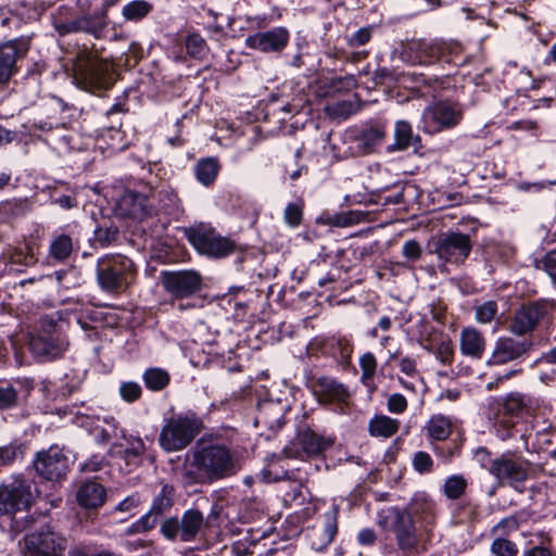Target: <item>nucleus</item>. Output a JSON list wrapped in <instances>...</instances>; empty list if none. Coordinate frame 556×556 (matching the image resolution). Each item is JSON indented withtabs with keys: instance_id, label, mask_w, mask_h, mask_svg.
Returning a JSON list of instances; mask_svg holds the SVG:
<instances>
[{
	"instance_id": "20",
	"label": "nucleus",
	"mask_w": 556,
	"mask_h": 556,
	"mask_svg": "<svg viewBox=\"0 0 556 556\" xmlns=\"http://www.w3.org/2000/svg\"><path fill=\"white\" fill-rule=\"evenodd\" d=\"M28 51L24 39L10 40L0 45V83H7L16 71V62Z\"/></svg>"
},
{
	"instance_id": "7",
	"label": "nucleus",
	"mask_w": 556,
	"mask_h": 556,
	"mask_svg": "<svg viewBox=\"0 0 556 556\" xmlns=\"http://www.w3.org/2000/svg\"><path fill=\"white\" fill-rule=\"evenodd\" d=\"M530 463L514 452H505L489 462L488 472L500 485H508L522 492L529 478Z\"/></svg>"
},
{
	"instance_id": "13",
	"label": "nucleus",
	"mask_w": 556,
	"mask_h": 556,
	"mask_svg": "<svg viewBox=\"0 0 556 556\" xmlns=\"http://www.w3.org/2000/svg\"><path fill=\"white\" fill-rule=\"evenodd\" d=\"M549 305L545 301H533L522 304L515 311L508 329L516 336L533 332L548 316Z\"/></svg>"
},
{
	"instance_id": "27",
	"label": "nucleus",
	"mask_w": 556,
	"mask_h": 556,
	"mask_svg": "<svg viewBox=\"0 0 556 556\" xmlns=\"http://www.w3.org/2000/svg\"><path fill=\"white\" fill-rule=\"evenodd\" d=\"M298 441L306 455H317L332 443L311 429L301 431L298 435Z\"/></svg>"
},
{
	"instance_id": "58",
	"label": "nucleus",
	"mask_w": 556,
	"mask_h": 556,
	"mask_svg": "<svg viewBox=\"0 0 556 556\" xmlns=\"http://www.w3.org/2000/svg\"><path fill=\"white\" fill-rule=\"evenodd\" d=\"M117 236V230L113 228H99L96 232L97 241H99L102 245H108L113 240H115Z\"/></svg>"
},
{
	"instance_id": "25",
	"label": "nucleus",
	"mask_w": 556,
	"mask_h": 556,
	"mask_svg": "<svg viewBox=\"0 0 556 556\" xmlns=\"http://www.w3.org/2000/svg\"><path fill=\"white\" fill-rule=\"evenodd\" d=\"M459 348L462 354L479 359L485 350V339L476 328L466 327L459 334Z\"/></svg>"
},
{
	"instance_id": "46",
	"label": "nucleus",
	"mask_w": 556,
	"mask_h": 556,
	"mask_svg": "<svg viewBox=\"0 0 556 556\" xmlns=\"http://www.w3.org/2000/svg\"><path fill=\"white\" fill-rule=\"evenodd\" d=\"M363 214L358 211L338 213L332 218V224L338 227H348L361 222Z\"/></svg>"
},
{
	"instance_id": "62",
	"label": "nucleus",
	"mask_w": 556,
	"mask_h": 556,
	"mask_svg": "<svg viewBox=\"0 0 556 556\" xmlns=\"http://www.w3.org/2000/svg\"><path fill=\"white\" fill-rule=\"evenodd\" d=\"M490 452L485 447H479L476 451V458L480 465L488 470L489 462L493 458L490 457Z\"/></svg>"
},
{
	"instance_id": "4",
	"label": "nucleus",
	"mask_w": 556,
	"mask_h": 556,
	"mask_svg": "<svg viewBox=\"0 0 556 556\" xmlns=\"http://www.w3.org/2000/svg\"><path fill=\"white\" fill-rule=\"evenodd\" d=\"M72 71L77 85L90 92L108 90L115 83L112 63L98 58L87 48L77 51L72 60Z\"/></svg>"
},
{
	"instance_id": "59",
	"label": "nucleus",
	"mask_w": 556,
	"mask_h": 556,
	"mask_svg": "<svg viewBox=\"0 0 556 556\" xmlns=\"http://www.w3.org/2000/svg\"><path fill=\"white\" fill-rule=\"evenodd\" d=\"M357 540L361 545H372L376 541V533L371 529H363L359 531Z\"/></svg>"
},
{
	"instance_id": "18",
	"label": "nucleus",
	"mask_w": 556,
	"mask_h": 556,
	"mask_svg": "<svg viewBox=\"0 0 556 556\" xmlns=\"http://www.w3.org/2000/svg\"><path fill=\"white\" fill-rule=\"evenodd\" d=\"M26 548L37 555H56L66 547V540L46 525L26 535Z\"/></svg>"
},
{
	"instance_id": "15",
	"label": "nucleus",
	"mask_w": 556,
	"mask_h": 556,
	"mask_svg": "<svg viewBox=\"0 0 556 556\" xmlns=\"http://www.w3.org/2000/svg\"><path fill=\"white\" fill-rule=\"evenodd\" d=\"M161 282L175 299L188 298L201 289L202 278L194 270L162 271Z\"/></svg>"
},
{
	"instance_id": "22",
	"label": "nucleus",
	"mask_w": 556,
	"mask_h": 556,
	"mask_svg": "<svg viewBox=\"0 0 556 556\" xmlns=\"http://www.w3.org/2000/svg\"><path fill=\"white\" fill-rule=\"evenodd\" d=\"M338 532V511L336 508L324 515L323 529H315L311 534V545L315 551L325 549Z\"/></svg>"
},
{
	"instance_id": "11",
	"label": "nucleus",
	"mask_w": 556,
	"mask_h": 556,
	"mask_svg": "<svg viewBox=\"0 0 556 556\" xmlns=\"http://www.w3.org/2000/svg\"><path fill=\"white\" fill-rule=\"evenodd\" d=\"M463 119L460 108L452 102L437 101L429 104L421 115V127L428 134L454 128Z\"/></svg>"
},
{
	"instance_id": "19",
	"label": "nucleus",
	"mask_w": 556,
	"mask_h": 556,
	"mask_svg": "<svg viewBox=\"0 0 556 556\" xmlns=\"http://www.w3.org/2000/svg\"><path fill=\"white\" fill-rule=\"evenodd\" d=\"M312 391L317 402L324 405H348L351 397L349 389L332 377L320 376L313 380Z\"/></svg>"
},
{
	"instance_id": "43",
	"label": "nucleus",
	"mask_w": 556,
	"mask_h": 556,
	"mask_svg": "<svg viewBox=\"0 0 556 556\" xmlns=\"http://www.w3.org/2000/svg\"><path fill=\"white\" fill-rule=\"evenodd\" d=\"M372 36V27L365 26L353 33L351 36H346V43L350 48H359L368 43Z\"/></svg>"
},
{
	"instance_id": "30",
	"label": "nucleus",
	"mask_w": 556,
	"mask_h": 556,
	"mask_svg": "<svg viewBox=\"0 0 556 556\" xmlns=\"http://www.w3.org/2000/svg\"><path fill=\"white\" fill-rule=\"evenodd\" d=\"M418 141L417 137H414L413 129L409 123L405 121H397L394 127V143L391 146L392 150H406L414 146Z\"/></svg>"
},
{
	"instance_id": "17",
	"label": "nucleus",
	"mask_w": 556,
	"mask_h": 556,
	"mask_svg": "<svg viewBox=\"0 0 556 556\" xmlns=\"http://www.w3.org/2000/svg\"><path fill=\"white\" fill-rule=\"evenodd\" d=\"M34 466L36 472L46 480L58 481L68 470V458L59 447H50L37 454Z\"/></svg>"
},
{
	"instance_id": "33",
	"label": "nucleus",
	"mask_w": 556,
	"mask_h": 556,
	"mask_svg": "<svg viewBox=\"0 0 556 556\" xmlns=\"http://www.w3.org/2000/svg\"><path fill=\"white\" fill-rule=\"evenodd\" d=\"M73 251V241L68 235L62 233L54 238L49 248V254L55 261L66 260Z\"/></svg>"
},
{
	"instance_id": "26",
	"label": "nucleus",
	"mask_w": 556,
	"mask_h": 556,
	"mask_svg": "<svg viewBox=\"0 0 556 556\" xmlns=\"http://www.w3.org/2000/svg\"><path fill=\"white\" fill-rule=\"evenodd\" d=\"M386 137L384 128L380 126H370L364 128L356 138L357 149L359 153L367 154L382 143Z\"/></svg>"
},
{
	"instance_id": "12",
	"label": "nucleus",
	"mask_w": 556,
	"mask_h": 556,
	"mask_svg": "<svg viewBox=\"0 0 556 556\" xmlns=\"http://www.w3.org/2000/svg\"><path fill=\"white\" fill-rule=\"evenodd\" d=\"M204 525V517L198 509H188L181 519L167 518L161 525L162 534L168 540L190 542L195 539Z\"/></svg>"
},
{
	"instance_id": "14",
	"label": "nucleus",
	"mask_w": 556,
	"mask_h": 556,
	"mask_svg": "<svg viewBox=\"0 0 556 556\" xmlns=\"http://www.w3.org/2000/svg\"><path fill=\"white\" fill-rule=\"evenodd\" d=\"M188 239L201 254L213 257H225L235 250L233 241L204 226L191 229Z\"/></svg>"
},
{
	"instance_id": "38",
	"label": "nucleus",
	"mask_w": 556,
	"mask_h": 556,
	"mask_svg": "<svg viewBox=\"0 0 556 556\" xmlns=\"http://www.w3.org/2000/svg\"><path fill=\"white\" fill-rule=\"evenodd\" d=\"M466 488V479L460 475H454L445 480L443 491L447 498L457 500L464 494Z\"/></svg>"
},
{
	"instance_id": "21",
	"label": "nucleus",
	"mask_w": 556,
	"mask_h": 556,
	"mask_svg": "<svg viewBox=\"0 0 556 556\" xmlns=\"http://www.w3.org/2000/svg\"><path fill=\"white\" fill-rule=\"evenodd\" d=\"M289 33L283 27H276L267 31L256 33L245 39L249 48L262 52H279L287 46Z\"/></svg>"
},
{
	"instance_id": "35",
	"label": "nucleus",
	"mask_w": 556,
	"mask_h": 556,
	"mask_svg": "<svg viewBox=\"0 0 556 556\" xmlns=\"http://www.w3.org/2000/svg\"><path fill=\"white\" fill-rule=\"evenodd\" d=\"M169 379L168 372L161 368H150L143 374V381L147 388L152 391H160L166 388Z\"/></svg>"
},
{
	"instance_id": "49",
	"label": "nucleus",
	"mask_w": 556,
	"mask_h": 556,
	"mask_svg": "<svg viewBox=\"0 0 556 556\" xmlns=\"http://www.w3.org/2000/svg\"><path fill=\"white\" fill-rule=\"evenodd\" d=\"M302 207L295 203H289L283 212V219L290 227H298L302 222Z\"/></svg>"
},
{
	"instance_id": "48",
	"label": "nucleus",
	"mask_w": 556,
	"mask_h": 556,
	"mask_svg": "<svg viewBox=\"0 0 556 556\" xmlns=\"http://www.w3.org/2000/svg\"><path fill=\"white\" fill-rule=\"evenodd\" d=\"M17 403V391L10 384L0 387V410L9 409Z\"/></svg>"
},
{
	"instance_id": "5",
	"label": "nucleus",
	"mask_w": 556,
	"mask_h": 556,
	"mask_svg": "<svg viewBox=\"0 0 556 556\" xmlns=\"http://www.w3.org/2000/svg\"><path fill=\"white\" fill-rule=\"evenodd\" d=\"M176 200V195L167 190L154 191L150 189L149 193L127 190L118 199L115 212L123 218L142 220L161 211L170 213Z\"/></svg>"
},
{
	"instance_id": "1",
	"label": "nucleus",
	"mask_w": 556,
	"mask_h": 556,
	"mask_svg": "<svg viewBox=\"0 0 556 556\" xmlns=\"http://www.w3.org/2000/svg\"><path fill=\"white\" fill-rule=\"evenodd\" d=\"M378 525L393 532L401 551H425L435 525L434 505L427 500H414L403 508L390 507L380 515Z\"/></svg>"
},
{
	"instance_id": "24",
	"label": "nucleus",
	"mask_w": 556,
	"mask_h": 556,
	"mask_svg": "<svg viewBox=\"0 0 556 556\" xmlns=\"http://www.w3.org/2000/svg\"><path fill=\"white\" fill-rule=\"evenodd\" d=\"M67 344V341L61 333L42 334L30 340V346L35 353L51 358L61 355Z\"/></svg>"
},
{
	"instance_id": "16",
	"label": "nucleus",
	"mask_w": 556,
	"mask_h": 556,
	"mask_svg": "<svg viewBox=\"0 0 556 556\" xmlns=\"http://www.w3.org/2000/svg\"><path fill=\"white\" fill-rule=\"evenodd\" d=\"M531 346V341L526 338L518 339L508 336L501 337L494 343L488 364L505 365L519 361L528 354Z\"/></svg>"
},
{
	"instance_id": "50",
	"label": "nucleus",
	"mask_w": 556,
	"mask_h": 556,
	"mask_svg": "<svg viewBox=\"0 0 556 556\" xmlns=\"http://www.w3.org/2000/svg\"><path fill=\"white\" fill-rule=\"evenodd\" d=\"M435 357L442 365H451L454 357V350L451 342H441L435 349Z\"/></svg>"
},
{
	"instance_id": "39",
	"label": "nucleus",
	"mask_w": 556,
	"mask_h": 556,
	"mask_svg": "<svg viewBox=\"0 0 556 556\" xmlns=\"http://www.w3.org/2000/svg\"><path fill=\"white\" fill-rule=\"evenodd\" d=\"M187 53L194 59H202L207 52V45L199 34H190L186 38Z\"/></svg>"
},
{
	"instance_id": "34",
	"label": "nucleus",
	"mask_w": 556,
	"mask_h": 556,
	"mask_svg": "<svg viewBox=\"0 0 556 556\" xmlns=\"http://www.w3.org/2000/svg\"><path fill=\"white\" fill-rule=\"evenodd\" d=\"M153 9V5L146 0H134L124 5L122 14L127 21H140Z\"/></svg>"
},
{
	"instance_id": "55",
	"label": "nucleus",
	"mask_w": 556,
	"mask_h": 556,
	"mask_svg": "<svg viewBox=\"0 0 556 556\" xmlns=\"http://www.w3.org/2000/svg\"><path fill=\"white\" fill-rule=\"evenodd\" d=\"M406 407L407 401L400 393H394L388 399V409L391 413L401 414L406 409Z\"/></svg>"
},
{
	"instance_id": "32",
	"label": "nucleus",
	"mask_w": 556,
	"mask_h": 556,
	"mask_svg": "<svg viewBox=\"0 0 556 556\" xmlns=\"http://www.w3.org/2000/svg\"><path fill=\"white\" fill-rule=\"evenodd\" d=\"M80 24L84 33L98 38L106 26V9L80 16Z\"/></svg>"
},
{
	"instance_id": "42",
	"label": "nucleus",
	"mask_w": 556,
	"mask_h": 556,
	"mask_svg": "<svg viewBox=\"0 0 556 556\" xmlns=\"http://www.w3.org/2000/svg\"><path fill=\"white\" fill-rule=\"evenodd\" d=\"M497 313V304L494 301H488L477 306L476 320L480 324H490Z\"/></svg>"
},
{
	"instance_id": "51",
	"label": "nucleus",
	"mask_w": 556,
	"mask_h": 556,
	"mask_svg": "<svg viewBox=\"0 0 556 556\" xmlns=\"http://www.w3.org/2000/svg\"><path fill=\"white\" fill-rule=\"evenodd\" d=\"M538 267L545 270L551 278L556 279V249L547 253L538 263Z\"/></svg>"
},
{
	"instance_id": "9",
	"label": "nucleus",
	"mask_w": 556,
	"mask_h": 556,
	"mask_svg": "<svg viewBox=\"0 0 556 556\" xmlns=\"http://www.w3.org/2000/svg\"><path fill=\"white\" fill-rule=\"evenodd\" d=\"M132 271V261L121 254L105 255L97 263V280L105 292L117 293L125 290L130 283Z\"/></svg>"
},
{
	"instance_id": "57",
	"label": "nucleus",
	"mask_w": 556,
	"mask_h": 556,
	"mask_svg": "<svg viewBox=\"0 0 556 556\" xmlns=\"http://www.w3.org/2000/svg\"><path fill=\"white\" fill-rule=\"evenodd\" d=\"M160 517L151 509L137 521V530L149 531L153 529Z\"/></svg>"
},
{
	"instance_id": "64",
	"label": "nucleus",
	"mask_w": 556,
	"mask_h": 556,
	"mask_svg": "<svg viewBox=\"0 0 556 556\" xmlns=\"http://www.w3.org/2000/svg\"><path fill=\"white\" fill-rule=\"evenodd\" d=\"M137 504L138 502L134 496H128L116 506V509L119 511H130Z\"/></svg>"
},
{
	"instance_id": "28",
	"label": "nucleus",
	"mask_w": 556,
	"mask_h": 556,
	"mask_svg": "<svg viewBox=\"0 0 556 556\" xmlns=\"http://www.w3.org/2000/svg\"><path fill=\"white\" fill-rule=\"evenodd\" d=\"M400 421L386 415H376L368 422V431L372 437L390 438L399 430Z\"/></svg>"
},
{
	"instance_id": "37",
	"label": "nucleus",
	"mask_w": 556,
	"mask_h": 556,
	"mask_svg": "<svg viewBox=\"0 0 556 556\" xmlns=\"http://www.w3.org/2000/svg\"><path fill=\"white\" fill-rule=\"evenodd\" d=\"M144 444L142 440L137 439L131 442L130 446L122 450L121 447L114 446L111 450L113 455L121 456L127 464H138L140 456L143 454Z\"/></svg>"
},
{
	"instance_id": "47",
	"label": "nucleus",
	"mask_w": 556,
	"mask_h": 556,
	"mask_svg": "<svg viewBox=\"0 0 556 556\" xmlns=\"http://www.w3.org/2000/svg\"><path fill=\"white\" fill-rule=\"evenodd\" d=\"M330 113L340 118H348L357 111V105L352 101H339L329 108Z\"/></svg>"
},
{
	"instance_id": "8",
	"label": "nucleus",
	"mask_w": 556,
	"mask_h": 556,
	"mask_svg": "<svg viewBox=\"0 0 556 556\" xmlns=\"http://www.w3.org/2000/svg\"><path fill=\"white\" fill-rule=\"evenodd\" d=\"M527 409L525 396L520 393H510L502 401L492 399L489 403L488 416L501 440L511 437V430Z\"/></svg>"
},
{
	"instance_id": "45",
	"label": "nucleus",
	"mask_w": 556,
	"mask_h": 556,
	"mask_svg": "<svg viewBox=\"0 0 556 556\" xmlns=\"http://www.w3.org/2000/svg\"><path fill=\"white\" fill-rule=\"evenodd\" d=\"M141 393L142 389L140 384L134 381L122 382L119 387L121 397L128 403L137 401L141 396Z\"/></svg>"
},
{
	"instance_id": "10",
	"label": "nucleus",
	"mask_w": 556,
	"mask_h": 556,
	"mask_svg": "<svg viewBox=\"0 0 556 556\" xmlns=\"http://www.w3.org/2000/svg\"><path fill=\"white\" fill-rule=\"evenodd\" d=\"M472 250L471 238L467 233L448 231L440 233L432 242L431 253L441 262V269L447 270L446 265H462Z\"/></svg>"
},
{
	"instance_id": "6",
	"label": "nucleus",
	"mask_w": 556,
	"mask_h": 556,
	"mask_svg": "<svg viewBox=\"0 0 556 556\" xmlns=\"http://www.w3.org/2000/svg\"><path fill=\"white\" fill-rule=\"evenodd\" d=\"M203 429L202 419L193 412L176 414L164 420L159 443L168 453L188 447Z\"/></svg>"
},
{
	"instance_id": "56",
	"label": "nucleus",
	"mask_w": 556,
	"mask_h": 556,
	"mask_svg": "<svg viewBox=\"0 0 556 556\" xmlns=\"http://www.w3.org/2000/svg\"><path fill=\"white\" fill-rule=\"evenodd\" d=\"M518 529V521L515 517H507L502 519L500 522H497L492 531L494 533L502 532V533H510L513 531H516Z\"/></svg>"
},
{
	"instance_id": "29",
	"label": "nucleus",
	"mask_w": 556,
	"mask_h": 556,
	"mask_svg": "<svg viewBox=\"0 0 556 556\" xmlns=\"http://www.w3.org/2000/svg\"><path fill=\"white\" fill-rule=\"evenodd\" d=\"M220 169V165L216 157H206L198 162L194 168L197 179L203 186L212 185Z\"/></svg>"
},
{
	"instance_id": "60",
	"label": "nucleus",
	"mask_w": 556,
	"mask_h": 556,
	"mask_svg": "<svg viewBox=\"0 0 556 556\" xmlns=\"http://www.w3.org/2000/svg\"><path fill=\"white\" fill-rule=\"evenodd\" d=\"M333 86L338 89H351L356 86V79L353 75L339 77L333 80Z\"/></svg>"
},
{
	"instance_id": "44",
	"label": "nucleus",
	"mask_w": 556,
	"mask_h": 556,
	"mask_svg": "<svg viewBox=\"0 0 556 556\" xmlns=\"http://www.w3.org/2000/svg\"><path fill=\"white\" fill-rule=\"evenodd\" d=\"M445 47L441 42H421L419 53L428 59L429 62L439 60L444 53Z\"/></svg>"
},
{
	"instance_id": "52",
	"label": "nucleus",
	"mask_w": 556,
	"mask_h": 556,
	"mask_svg": "<svg viewBox=\"0 0 556 556\" xmlns=\"http://www.w3.org/2000/svg\"><path fill=\"white\" fill-rule=\"evenodd\" d=\"M413 464H414V468L418 472L422 473V472L430 471L433 462H432L431 456L428 453L417 452L414 456Z\"/></svg>"
},
{
	"instance_id": "40",
	"label": "nucleus",
	"mask_w": 556,
	"mask_h": 556,
	"mask_svg": "<svg viewBox=\"0 0 556 556\" xmlns=\"http://www.w3.org/2000/svg\"><path fill=\"white\" fill-rule=\"evenodd\" d=\"M23 456V445L12 442L0 446V468L12 465L18 457Z\"/></svg>"
},
{
	"instance_id": "53",
	"label": "nucleus",
	"mask_w": 556,
	"mask_h": 556,
	"mask_svg": "<svg viewBox=\"0 0 556 556\" xmlns=\"http://www.w3.org/2000/svg\"><path fill=\"white\" fill-rule=\"evenodd\" d=\"M421 247L415 240L405 241L402 247V255L410 261H417L421 256Z\"/></svg>"
},
{
	"instance_id": "36",
	"label": "nucleus",
	"mask_w": 556,
	"mask_h": 556,
	"mask_svg": "<svg viewBox=\"0 0 556 556\" xmlns=\"http://www.w3.org/2000/svg\"><path fill=\"white\" fill-rule=\"evenodd\" d=\"M174 488L165 484L161 489L160 493L153 500L151 510L161 517L164 513L170 509L174 504L173 500Z\"/></svg>"
},
{
	"instance_id": "41",
	"label": "nucleus",
	"mask_w": 556,
	"mask_h": 556,
	"mask_svg": "<svg viewBox=\"0 0 556 556\" xmlns=\"http://www.w3.org/2000/svg\"><path fill=\"white\" fill-rule=\"evenodd\" d=\"M491 552L496 556H517L518 548L511 541L498 538L492 542Z\"/></svg>"
},
{
	"instance_id": "2",
	"label": "nucleus",
	"mask_w": 556,
	"mask_h": 556,
	"mask_svg": "<svg viewBox=\"0 0 556 556\" xmlns=\"http://www.w3.org/2000/svg\"><path fill=\"white\" fill-rule=\"evenodd\" d=\"M185 478L190 483L215 482L237 475L241 469L238 453L223 443L195 446L187 455Z\"/></svg>"
},
{
	"instance_id": "61",
	"label": "nucleus",
	"mask_w": 556,
	"mask_h": 556,
	"mask_svg": "<svg viewBox=\"0 0 556 556\" xmlns=\"http://www.w3.org/2000/svg\"><path fill=\"white\" fill-rule=\"evenodd\" d=\"M336 344H337L338 349L340 350L341 357L349 358L353 351V346L350 343V341L346 340L345 338H338V339H336Z\"/></svg>"
},
{
	"instance_id": "3",
	"label": "nucleus",
	"mask_w": 556,
	"mask_h": 556,
	"mask_svg": "<svg viewBox=\"0 0 556 556\" xmlns=\"http://www.w3.org/2000/svg\"><path fill=\"white\" fill-rule=\"evenodd\" d=\"M38 494L34 481L21 473L11 476L0 484V516L10 517L14 531L25 530L33 521L27 513Z\"/></svg>"
},
{
	"instance_id": "63",
	"label": "nucleus",
	"mask_w": 556,
	"mask_h": 556,
	"mask_svg": "<svg viewBox=\"0 0 556 556\" xmlns=\"http://www.w3.org/2000/svg\"><path fill=\"white\" fill-rule=\"evenodd\" d=\"M55 203L66 210L73 208L77 205L76 199L71 195H61L55 199Z\"/></svg>"
},
{
	"instance_id": "31",
	"label": "nucleus",
	"mask_w": 556,
	"mask_h": 556,
	"mask_svg": "<svg viewBox=\"0 0 556 556\" xmlns=\"http://www.w3.org/2000/svg\"><path fill=\"white\" fill-rule=\"evenodd\" d=\"M428 435L437 441H443L452 432L451 420L443 415H433L426 426Z\"/></svg>"
},
{
	"instance_id": "23",
	"label": "nucleus",
	"mask_w": 556,
	"mask_h": 556,
	"mask_svg": "<svg viewBox=\"0 0 556 556\" xmlns=\"http://www.w3.org/2000/svg\"><path fill=\"white\" fill-rule=\"evenodd\" d=\"M105 498V489L93 480L84 481L76 492V500L78 504L87 509H97L101 507L104 504Z\"/></svg>"
},
{
	"instance_id": "54",
	"label": "nucleus",
	"mask_w": 556,
	"mask_h": 556,
	"mask_svg": "<svg viewBox=\"0 0 556 556\" xmlns=\"http://www.w3.org/2000/svg\"><path fill=\"white\" fill-rule=\"evenodd\" d=\"M359 365L363 370L364 378H370L374 376L377 367V362L371 353L364 354L359 359Z\"/></svg>"
}]
</instances>
